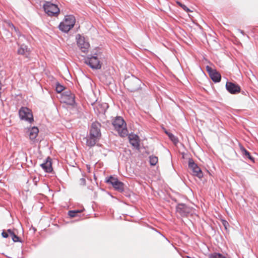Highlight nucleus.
<instances>
[{
	"mask_svg": "<svg viewBox=\"0 0 258 258\" xmlns=\"http://www.w3.org/2000/svg\"><path fill=\"white\" fill-rule=\"evenodd\" d=\"M124 86L131 92H136L141 88V81L134 76L127 77L123 82Z\"/></svg>",
	"mask_w": 258,
	"mask_h": 258,
	"instance_id": "2",
	"label": "nucleus"
},
{
	"mask_svg": "<svg viewBox=\"0 0 258 258\" xmlns=\"http://www.w3.org/2000/svg\"><path fill=\"white\" fill-rule=\"evenodd\" d=\"M226 90L232 94H236L240 92V87L239 85L231 82H227L226 84Z\"/></svg>",
	"mask_w": 258,
	"mask_h": 258,
	"instance_id": "13",
	"label": "nucleus"
},
{
	"mask_svg": "<svg viewBox=\"0 0 258 258\" xmlns=\"http://www.w3.org/2000/svg\"><path fill=\"white\" fill-rule=\"evenodd\" d=\"M85 62L93 69H100L101 68V63L97 56H88L85 58Z\"/></svg>",
	"mask_w": 258,
	"mask_h": 258,
	"instance_id": "8",
	"label": "nucleus"
},
{
	"mask_svg": "<svg viewBox=\"0 0 258 258\" xmlns=\"http://www.w3.org/2000/svg\"><path fill=\"white\" fill-rule=\"evenodd\" d=\"M80 183L81 185H85L86 184V179L84 178H82L80 179Z\"/></svg>",
	"mask_w": 258,
	"mask_h": 258,
	"instance_id": "29",
	"label": "nucleus"
},
{
	"mask_svg": "<svg viewBox=\"0 0 258 258\" xmlns=\"http://www.w3.org/2000/svg\"><path fill=\"white\" fill-rule=\"evenodd\" d=\"M29 48L25 44L21 45L20 47L18 50V53L21 55H24L25 53L29 51Z\"/></svg>",
	"mask_w": 258,
	"mask_h": 258,
	"instance_id": "19",
	"label": "nucleus"
},
{
	"mask_svg": "<svg viewBox=\"0 0 258 258\" xmlns=\"http://www.w3.org/2000/svg\"><path fill=\"white\" fill-rule=\"evenodd\" d=\"M158 161V157L155 156H150L149 157V162L151 166H155Z\"/></svg>",
	"mask_w": 258,
	"mask_h": 258,
	"instance_id": "21",
	"label": "nucleus"
},
{
	"mask_svg": "<svg viewBox=\"0 0 258 258\" xmlns=\"http://www.w3.org/2000/svg\"><path fill=\"white\" fill-rule=\"evenodd\" d=\"M39 132L38 128L37 127H33L29 130V138L31 140H34L37 136Z\"/></svg>",
	"mask_w": 258,
	"mask_h": 258,
	"instance_id": "17",
	"label": "nucleus"
},
{
	"mask_svg": "<svg viewBox=\"0 0 258 258\" xmlns=\"http://www.w3.org/2000/svg\"><path fill=\"white\" fill-rule=\"evenodd\" d=\"M130 144L135 148L139 149L140 146V140L139 137L135 134H130L128 136Z\"/></svg>",
	"mask_w": 258,
	"mask_h": 258,
	"instance_id": "15",
	"label": "nucleus"
},
{
	"mask_svg": "<svg viewBox=\"0 0 258 258\" xmlns=\"http://www.w3.org/2000/svg\"><path fill=\"white\" fill-rule=\"evenodd\" d=\"M181 8L186 12H191V11L184 5H183Z\"/></svg>",
	"mask_w": 258,
	"mask_h": 258,
	"instance_id": "30",
	"label": "nucleus"
},
{
	"mask_svg": "<svg viewBox=\"0 0 258 258\" xmlns=\"http://www.w3.org/2000/svg\"><path fill=\"white\" fill-rule=\"evenodd\" d=\"M68 215L69 216L72 218L77 216V215L76 214V213L75 212L74 210L69 211L68 212Z\"/></svg>",
	"mask_w": 258,
	"mask_h": 258,
	"instance_id": "25",
	"label": "nucleus"
},
{
	"mask_svg": "<svg viewBox=\"0 0 258 258\" xmlns=\"http://www.w3.org/2000/svg\"><path fill=\"white\" fill-rule=\"evenodd\" d=\"M39 178L36 176H34L33 177V181L35 185H37V182L39 181Z\"/></svg>",
	"mask_w": 258,
	"mask_h": 258,
	"instance_id": "27",
	"label": "nucleus"
},
{
	"mask_svg": "<svg viewBox=\"0 0 258 258\" xmlns=\"http://www.w3.org/2000/svg\"><path fill=\"white\" fill-rule=\"evenodd\" d=\"M240 150L241 151L243 156L245 158H247L249 160H250L252 162H254V158L251 156L250 153L248 151H247L244 147H241L240 148Z\"/></svg>",
	"mask_w": 258,
	"mask_h": 258,
	"instance_id": "18",
	"label": "nucleus"
},
{
	"mask_svg": "<svg viewBox=\"0 0 258 258\" xmlns=\"http://www.w3.org/2000/svg\"><path fill=\"white\" fill-rule=\"evenodd\" d=\"M112 124L120 137H124L127 135L128 131L126 126V123L121 117H116Z\"/></svg>",
	"mask_w": 258,
	"mask_h": 258,
	"instance_id": "3",
	"label": "nucleus"
},
{
	"mask_svg": "<svg viewBox=\"0 0 258 258\" xmlns=\"http://www.w3.org/2000/svg\"><path fill=\"white\" fill-rule=\"evenodd\" d=\"M43 9L45 12L50 16H56L59 13V9L57 6L49 2L44 4Z\"/></svg>",
	"mask_w": 258,
	"mask_h": 258,
	"instance_id": "7",
	"label": "nucleus"
},
{
	"mask_svg": "<svg viewBox=\"0 0 258 258\" xmlns=\"http://www.w3.org/2000/svg\"><path fill=\"white\" fill-rule=\"evenodd\" d=\"M64 89V86L60 85L59 83H57L56 84L55 90L57 93L61 92Z\"/></svg>",
	"mask_w": 258,
	"mask_h": 258,
	"instance_id": "23",
	"label": "nucleus"
},
{
	"mask_svg": "<svg viewBox=\"0 0 258 258\" xmlns=\"http://www.w3.org/2000/svg\"><path fill=\"white\" fill-rule=\"evenodd\" d=\"M76 39L77 45L81 50L83 52H87L90 47L89 42L86 41L85 38L80 34H78L76 36Z\"/></svg>",
	"mask_w": 258,
	"mask_h": 258,
	"instance_id": "9",
	"label": "nucleus"
},
{
	"mask_svg": "<svg viewBox=\"0 0 258 258\" xmlns=\"http://www.w3.org/2000/svg\"><path fill=\"white\" fill-rule=\"evenodd\" d=\"M176 212L181 216H186L190 212V208L186 205L179 204L176 207Z\"/></svg>",
	"mask_w": 258,
	"mask_h": 258,
	"instance_id": "14",
	"label": "nucleus"
},
{
	"mask_svg": "<svg viewBox=\"0 0 258 258\" xmlns=\"http://www.w3.org/2000/svg\"><path fill=\"white\" fill-rule=\"evenodd\" d=\"M76 19L73 15L65 16L64 20L59 25V29L64 32H69L74 26Z\"/></svg>",
	"mask_w": 258,
	"mask_h": 258,
	"instance_id": "4",
	"label": "nucleus"
},
{
	"mask_svg": "<svg viewBox=\"0 0 258 258\" xmlns=\"http://www.w3.org/2000/svg\"><path fill=\"white\" fill-rule=\"evenodd\" d=\"M62 99L64 103L69 105H73L75 103V95L70 90H67L62 93Z\"/></svg>",
	"mask_w": 258,
	"mask_h": 258,
	"instance_id": "11",
	"label": "nucleus"
},
{
	"mask_svg": "<svg viewBox=\"0 0 258 258\" xmlns=\"http://www.w3.org/2000/svg\"><path fill=\"white\" fill-rule=\"evenodd\" d=\"M210 258H226L225 256L220 253H215L210 256Z\"/></svg>",
	"mask_w": 258,
	"mask_h": 258,
	"instance_id": "24",
	"label": "nucleus"
},
{
	"mask_svg": "<svg viewBox=\"0 0 258 258\" xmlns=\"http://www.w3.org/2000/svg\"><path fill=\"white\" fill-rule=\"evenodd\" d=\"M9 233L7 232H6L5 231H3L2 233V235L3 237L4 238H7L9 237Z\"/></svg>",
	"mask_w": 258,
	"mask_h": 258,
	"instance_id": "28",
	"label": "nucleus"
},
{
	"mask_svg": "<svg viewBox=\"0 0 258 258\" xmlns=\"http://www.w3.org/2000/svg\"><path fill=\"white\" fill-rule=\"evenodd\" d=\"M188 167L192 171L194 175L197 176L199 178L203 177V174L201 168L196 164L194 160L189 159L188 161Z\"/></svg>",
	"mask_w": 258,
	"mask_h": 258,
	"instance_id": "10",
	"label": "nucleus"
},
{
	"mask_svg": "<svg viewBox=\"0 0 258 258\" xmlns=\"http://www.w3.org/2000/svg\"><path fill=\"white\" fill-rule=\"evenodd\" d=\"M106 182L112 185L113 187L118 192H122L124 191V183L120 181L117 178L110 176L106 179Z\"/></svg>",
	"mask_w": 258,
	"mask_h": 258,
	"instance_id": "6",
	"label": "nucleus"
},
{
	"mask_svg": "<svg viewBox=\"0 0 258 258\" xmlns=\"http://www.w3.org/2000/svg\"><path fill=\"white\" fill-rule=\"evenodd\" d=\"M222 224H223V226L225 227V229H227V227L229 226V223H228V222L227 221H226L225 220H222Z\"/></svg>",
	"mask_w": 258,
	"mask_h": 258,
	"instance_id": "26",
	"label": "nucleus"
},
{
	"mask_svg": "<svg viewBox=\"0 0 258 258\" xmlns=\"http://www.w3.org/2000/svg\"><path fill=\"white\" fill-rule=\"evenodd\" d=\"M166 134L168 135L169 139L175 144H177L178 142V138L175 137L172 133L168 132L167 131L165 132Z\"/></svg>",
	"mask_w": 258,
	"mask_h": 258,
	"instance_id": "22",
	"label": "nucleus"
},
{
	"mask_svg": "<svg viewBox=\"0 0 258 258\" xmlns=\"http://www.w3.org/2000/svg\"><path fill=\"white\" fill-rule=\"evenodd\" d=\"M76 214L77 215L78 214L80 213L83 211V210H74Z\"/></svg>",
	"mask_w": 258,
	"mask_h": 258,
	"instance_id": "31",
	"label": "nucleus"
},
{
	"mask_svg": "<svg viewBox=\"0 0 258 258\" xmlns=\"http://www.w3.org/2000/svg\"><path fill=\"white\" fill-rule=\"evenodd\" d=\"M240 31L241 33H242V34H244L243 31H242V30H240Z\"/></svg>",
	"mask_w": 258,
	"mask_h": 258,
	"instance_id": "33",
	"label": "nucleus"
},
{
	"mask_svg": "<svg viewBox=\"0 0 258 258\" xmlns=\"http://www.w3.org/2000/svg\"><path fill=\"white\" fill-rule=\"evenodd\" d=\"M8 232L10 234V235L12 237V240L14 242H19L20 241V238L16 235L15 233L10 229L7 230Z\"/></svg>",
	"mask_w": 258,
	"mask_h": 258,
	"instance_id": "20",
	"label": "nucleus"
},
{
	"mask_svg": "<svg viewBox=\"0 0 258 258\" xmlns=\"http://www.w3.org/2000/svg\"><path fill=\"white\" fill-rule=\"evenodd\" d=\"M176 3L177 4V5L178 6H179L180 7H182V6L183 5V4H181L180 2H176Z\"/></svg>",
	"mask_w": 258,
	"mask_h": 258,
	"instance_id": "32",
	"label": "nucleus"
},
{
	"mask_svg": "<svg viewBox=\"0 0 258 258\" xmlns=\"http://www.w3.org/2000/svg\"><path fill=\"white\" fill-rule=\"evenodd\" d=\"M101 124L98 122H94L92 123L89 134L85 138L87 146L94 147L99 141L101 137Z\"/></svg>",
	"mask_w": 258,
	"mask_h": 258,
	"instance_id": "1",
	"label": "nucleus"
},
{
	"mask_svg": "<svg viewBox=\"0 0 258 258\" xmlns=\"http://www.w3.org/2000/svg\"><path fill=\"white\" fill-rule=\"evenodd\" d=\"M19 114L22 120L27 121L30 123L34 121L32 111L28 107H22L19 111Z\"/></svg>",
	"mask_w": 258,
	"mask_h": 258,
	"instance_id": "5",
	"label": "nucleus"
},
{
	"mask_svg": "<svg viewBox=\"0 0 258 258\" xmlns=\"http://www.w3.org/2000/svg\"><path fill=\"white\" fill-rule=\"evenodd\" d=\"M42 169L47 173H50L52 171V163L50 158H48L46 161L40 165Z\"/></svg>",
	"mask_w": 258,
	"mask_h": 258,
	"instance_id": "16",
	"label": "nucleus"
},
{
	"mask_svg": "<svg viewBox=\"0 0 258 258\" xmlns=\"http://www.w3.org/2000/svg\"><path fill=\"white\" fill-rule=\"evenodd\" d=\"M206 70L213 82L218 83L221 81V76L216 70L213 69L210 66H207L206 67Z\"/></svg>",
	"mask_w": 258,
	"mask_h": 258,
	"instance_id": "12",
	"label": "nucleus"
}]
</instances>
